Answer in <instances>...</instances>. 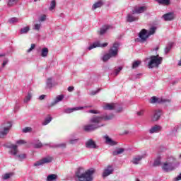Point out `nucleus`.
I'll return each mask as SVG.
<instances>
[{"mask_svg":"<svg viewBox=\"0 0 181 181\" xmlns=\"http://www.w3.org/2000/svg\"><path fill=\"white\" fill-rule=\"evenodd\" d=\"M83 108H87V106L66 108L64 110V112L65 114H71V112H74V111H80V110H83Z\"/></svg>","mask_w":181,"mask_h":181,"instance_id":"2eb2a0df","label":"nucleus"},{"mask_svg":"<svg viewBox=\"0 0 181 181\" xmlns=\"http://www.w3.org/2000/svg\"><path fill=\"white\" fill-rule=\"evenodd\" d=\"M57 180V175L50 174L47 177V181H54Z\"/></svg>","mask_w":181,"mask_h":181,"instance_id":"c756f323","label":"nucleus"},{"mask_svg":"<svg viewBox=\"0 0 181 181\" xmlns=\"http://www.w3.org/2000/svg\"><path fill=\"white\" fill-rule=\"evenodd\" d=\"M53 119V118L50 116L47 117L44 122H42V125H47V124H50V122H52V120Z\"/></svg>","mask_w":181,"mask_h":181,"instance_id":"f704fd0d","label":"nucleus"},{"mask_svg":"<svg viewBox=\"0 0 181 181\" xmlns=\"http://www.w3.org/2000/svg\"><path fill=\"white\" fill-rule=\"evenodd\" d=\"M162 131V127L159 125H155L154 127H152L149 129V133L150 134H156L158 132H160Z\"/></svg>","mask_w":181,"mask_h":181,"instance_id":"412c9836","label":"nucleus"},{"mask_svg":"<svg viewBox=\"0 0 181 181\" xmlns=\"http://www.w3.org/2000/svg\"><path fill=\"white\" fill-rule=\"evenodd\" d=\"M117 112H122V107H119V108L115 109Z\"/></svg>","mask_w":181,"mask_h":181,"instance_id":"e2e57ef3","label":"nucleus"},{"mask_svg":"<svg viewBox=\"0 0 181 181\" xmlns=\"http://www.w3.org/2000/svg\"><path fill=\"white\" fill-rule=\"evenodd\" d=\"M173 47V43L170 42L169 43L167 47L164 49L165 54H168L169 52L172 49V47Z\"/></svg>","mask_w":181,"mask_h":181,"instance_id":"473e14b6","label":"nucleus"},{"mask_svg":"<svg viewBox=\"0 0 181 181\" xmlns=\"http://www.w3.org/2000/svg\"><path fill=\"white\" fill-rule=\"evenodd\" d=\"M32 98V93L28 92V95L25 96V98L24 99V103H29Z\"/></svg>","mask_w":181,"mask_h":181,"instance_id":"4c0bfd02","label":"nucleus"},{"mask_svg":"<svg viewBox=\"0 0 181 181\" xmlns=\"http://www.w3.org/2000/svg\"><path fill=\"white\" fill-rule=\"evenodd\" d=\"M163 18H164V21H165L166 22L173 21L175 19V13L172 12L167 13L163 16Z\"/></svg>","mask_w":181,"mask_h":181,"instance_id":"dca6fc26","label":"nucleus"},{"mask_svg":"<svg viewBox=\"0 0 181 181\" xmlns=\"http://www.w3.org/2000/svg\"><path fill=\"white\" fill-rule=\"evenodd\" d=\"M177 165H179V163H176V159L170 157L168 161L163 163L162 169L164 172H172L176 169Z\"/></svg>","mask_w":181,"mask_h":181,"instance_id":"20e7f679","label":"nucleus"},{"mask_svg":"<svg viewBox=\"0 0 181 181\" xmlns=\"http://www.w3.org/2000/svg\"><path fill=\"white\" fill-rule=\"evenodd\" d=\"M43 146V144H42V142L40 141H37V143L34 144V148H42Z\"/></svg>","mask_w":181,"mask_h":181,"instance_id":"a18cd8bd","label":"nucleus"},{"mask_svg":"<svg viewBox=\"0 0 181 181\" xmlns=\"http://www.w3.org/2000/svg\"><path fill=\"white\" fill-rule=\"evenodd\" d=\"M162 115L161 110H153V115L151 116V120L155 122L156 121H159L160 119V116Z\"/></svg>","mask_w":181,"mask_h":181,"instance_id":"0eeeda50","label":"nucleus"},{"mask_svg":"<svg viewBox=\"0 0 181 181\" xmlns=\"http://www.w3.org/2000/svg\"><path fill=\"white\" fill-rule=\"evenodd\" d=\"M119 47V44L118 42H115L113 44V46L109 49L107 54L103 55L102 57L103 62H108L110 59L112 57H117L118 56V47Z\"/></svg>","mask_w":181,"mask_h":181,"instance_id":"7ed1b4c3","label":"nucleus"},{"mask_svg":"<svg viewBox=\"0 0 181 181\" xmlns=\"http://www.w3.org/2000/svg\"><path fill=\"white\" fill-rule=\"evenodd\" d=\"M32 131V128L31 127H25L24 129H23V132L24 134H26L28 132H30Z\"/></svg>","mask_w":181,"mask_h":181,"instance_id":"8fccbe9b","label":"nucleus"},{"mask_svg":"<svg viewBox=\"0 0 181 181\" xmlns=\"http://www.w3.org/2000/svg\"><path fill=\"white\" fill-rule=\"evenodd\" d=\"M16 144L18 145H24V144H26V141H25V140H18L16 141Z\"/></svg>","mask_w":181,"mask_h":181,"instance_id":"4d7b16f0","label":"nucleus"},{"mask_svg":"<svg viewBox=\"0 0 181 181\" xmlns=\"http://www.w3.org/2000/svg\"><path fill=\"white\" fill-rule=\"evenodd\" d=\"M102 121H111L114 118V114L103 115L101 116Z\"/></svg>","mask_w":181,"mask_h":181,"instance_id":"393cba45","label":"nucleus"},{"mask_svg":"<svg viewBox=\"0 0 181 181\" xmlns=\"http://www.w3.org/2000/svg\"><path fill=\"white\" fill-rule=\"evenodd\" d=\"M34 2H37V1H40V0H33Z\"/></svg>","mask_w":181,"mask_h":181,"instance_id":"774afa93","label":"nucleus"},{"mask_svg":"<svg viewBox=\"0 0 181 181\" xmlns=\"http://www.w3.org/2000/svg\"><path fill=\"white\" fill-rule=\"evenodd\" d=\"M108 29H111V25L103 26L99 31V34L100 35H105V33H107V30H108Z\"/></svg>","mask_w":181,"mask_h":181,"instance_id":"a878e982","label":"nucleus"},{"mask_svg":"<svg viewBox=\"0 0 181 181\" xmlns=\"http://www.w3.org/2000/svg\"><path fill=\"white\" fill-rule=\"evenodd\" d=\"M139 64H141V61H135L132 64V69H136L139 66Z\"/></svg>","mask_w":181,"mask_h":181,"instance_id":"37998d69","label":"nucleus"},{"mask_svg":"<svg viewBox=\"0 0 181 181\" xmlns=\"http://www.w3.org/2000/svg\"><path fill=\"white\" fill-rule=\"evenodd\" d=\"M139 37L141 39V42H146V39L149 37L148 30L145 29L141 30V32L139 33Z\"/></svg>","mask_w":181,"mask_h":181,"instance_id":"ddd939ff","label":"nucleus"},{"mask_svg":"<svg viewBox=\"0 0 181 181\" xmlns=\"http://www.w3.org/2000/svg\"><path fill=\"white\" fill-rule=\"evenodd\" d=\"M53 87V78H48L46 81V88H52Z\"/></svg>","mask_w":181,"mask_h":181,"instance_id":"c85d7f7f","label":"nucleus"},{"mask_svg":"<svg viewBox=\"0 0 181 181\" xmlns=\"http://www.w3.org/2000/svg\"><path fill=\"white\" fill-rule=\"evenodd\" d=\"M107 46H108V44L107 42L100 45V42L97 41L95 42H93V45H91L90 46H89L88 49L89 50H92V49H95V47H107Z\"/></svg>","mask_w":181,"mask_h":181,"instance_id":"4468645a","label":"nucleus"},{"mask_svg":"<svg viewBox=\"0 0 181 181\" xmlns=\"http://www.w3.org/2000/svg\"><path fill=\"white\" fill-rule=\"evenodd\" d=\"M95 173V170L90 168L84 171V168H79L77 169L75 175L78 181H93V175Z\"/></svg>","mask_w":181,"mask_h":181,"instance_id":"f257e3e1","label":"nucleus"},{"mask_svg":"<svg viewBox=\"0 0 181 181\" xmlns=\"http://www.w3.org/2000/svg\"><path fill=\"white\" fill-rule=\"evenodd\" d=\"M5 54H0V57H4Z\"/></svg>","mask_w":181,"mask_h":181,"instance_id":"69168bd1","label":"nucleus"},{"mask_svg":"<svg viewBox=\"0 0 181 181\" xmlns=\"http://www.w3.org/2000/svg\"><path fill=\"white\" fill-rule=\"evenodd\" d=\"M148 8L146 6H140L139 8H135L134 10H132L133 15H135V13H144L145 11H146Z\"/></svg>","mask_w":181,"mask_h":181,"instance_id":"a211bd4d","label":"nucleus"},{"mask_svg":"<svg viewBox=\"0 0 181 181\" xmlns=\"http://www.w3.org/2000/svg\"><path fill=\"white\" fill-rule=\"evenodd\" d=\"M8 59H6L4 62H3V64H2V67H5V66H6V64H8Z\"/></svg>","mask_w":181,"mask_h":181,"instance_id":"bf43d9fd","label":"nucleus"},{"mask_svg":"<svg viewBox=\"0 0 181 181\" xmlns=\"http://www.w3.org/2000/svg\"><path fill=\"white\" fill-rule=\"evenodd\" d=\"M160 157H158L153 163V166H160Z\"/></svg>","mask_w":181,"mask_h":181,"instance_id":"ea45409f","label":"nucleus"},{"mask_svg":"<svg viewBox=\"0 0 181 181\" xmlns=\"http://www.w3.org/2000/svg\"><path fill=\"white\" fill-rule=\"evenodd\" d=\"M63 98H64V95H57L54 101L51 103L49 107H54V105H56V104H58L59 103H60V101H63Z\"/></svg>","mask_w":181,"mask_h":181,"instance_id":"6ab92c4d","label":"nucleus"},{"mask_svg":"<svg viewBox=\"0 0 181 181\" xmlns=\"http://www.w3.org/2000/svg\"><path fill=\"white\" fill-rule=\"evenodd\" d=\"M104 139H105V144L107 145H110V146H115V145H117V142L112 140L108 135H106L104 136Z\"/></svg>","mask_w":181,"mask_h":181,"instance_id":"f3484780","label":"nucleus"},{"mask_svg":"<svg viewBox=\"0 0 181 181\" xmlns=\"http://www.w3.org/2000/svg\"><path fill=\"white\" fill-rule=\"evenodd\" d=\"M155 32H156V27L151 28L149 31L148 32V36H151V35L155 34Z\"/></svg>","mask_w":181,"mask_h":181,"instance_id":"a19ab883","label":"nucleus"},{"mask_svg":"<svg viewBox=\"0 0 181 181\" xmlns=\"http://www.w3.org/2000/svg\"><path fill=\"white\" fill-rule=\"evenodd\" d=\"M66 143H61L58 144H54L53 146H51V148H62V149L66 148Z\"/></svg>","mask_w":181,"mask_h":181,"instance_id":"72a5a7b5","label":"nucleus"},{"mask_svg":"<svg viewBox=\"0 0 181 181\" xmlns=\"http://www.w3.org/2000/svg\"><path fill=\"white\" fill-rule=\"evenodd\" d=\"M46 21V15L43 14L39 18V21L40 22H45Z\"/></svg>","mask_w":181,"mask_h":181,"instance_id":"5fc2aeb1","label":"nucleus"},{"mask_svg":"<svg viewBox=\"0 0 181 181\" xmlns=\"http://www.w3.org/2000/svg\"><path fill=\"white\" fill-rule=\"evenodd\" d=\"M8 148H9V149H11V151H10L11 155H13L14 156H16V155L18 154V146L11 144V145L8 146Z\"/></svg>","mask_w":181,"mask_h":181,"instance_id":"aec40b11","label":"nucleus"},{"mask_svg":"<svg viewBox=\"0 0 181 181\" xmlns=\"http://www.w3.org/2000/svg\"><path fill=\"white\" fill-rule=\"evenodd\" d=\"M150 104H155L158 103V104H160L162 103H170V100L169 99H160L155 96L151 97L149 101Z\"/></svg>","mask_w":181,"mask_h":181,"instance_id":"9d476101","label":"nucleus"},{"mask_svg":"<svg viewBox=\"0 0 181 181\" xmlns=\"http://www.w3.org/2000/svg\"><path fill=\"white\" fill-rule=\"evenodd\" d=\"M113 172H114V168L112 167V165H109L104 170L102 176L103 177H107V176H110V175H112Z\"/></svg>","mask_w":181,"mask_h":181,"instance_id":"f8f14e48","label":"nucleus"},{"mask_svg":"<svg viewBox=\"0 0 181 181\" xmlns=\"http://www.w3.org/2000/svg\"><path fill=\"white\" fill-rule=\"evenodd\" d=\"M56 8V0H52L50 3V6L49 8V11H53Z\"/></svg>","mask_w":181,"mask_h":181,"instance_id":"58836bf2","label":"nucleus"},{"mask_svg":"<svg viewBox=\"0 0 181 181\" xmlns=\"http://www.w3.org/2000/svg\"><path fill=\"white\" fill-rule=\"evenodd\" d=\"M175 181L181 180V173L177 177L175 178Z\"/></svg>","mask_w":181,"mask_h":181,"instance_id":"0e129e2a","label":"nucleus"},{"mask_svg":"<svg viewBox=\"0 0 181 181\" xmlns=\"http://www.w3.org/2000/svg\"><path fill=\"white\" fill-rule=\"evenodd\" d=\"M9 23H16L17 22H19V18L16 17L11 18L8 20Z\"/></svg>","mask_w":181,"mask_h":181,"instance_id":"79ce46f5","label":"nucleus"},{"mask_svg":"<svg viewBox=\"0 0 181 181\" xmlns=\"http://www.w3.org/2000/svg\"><path fill=\"white\" fill-rule=\"evenodd\" d=\"M127 21L129 23L131 22H135L136 21H138V17L134 16V13H129L127 16Z\"/></svg>","mask_w":181,"mask_h":181,"instance_id":"5701e85b","label":"nucleus"},{"mask_svg":"<svg viewBox=\"0 0 181 181\" xmlns=\"http://www.w3.org/2000/svg\"><path fill=\"white\" fill-rule=\"evenodd\" d=\"M145 156H146V155L136 156L135 158H133L132 162V163H134V165H139V162H141V160H142V159H144Z\"/></svg>","mask_w":181,"mask_h":181,"instance_id":"4be33fe9","label":"nucleus"},{"mask_svg":"<svg viewBox=\"0 0 181 181\" xmlns=\"http://www.w3.org/2000/svg\"><path fill=\"white\" fill-rule=\"evenodd\" d=\"M159 4H161L162 5H170V0H156Z\"/></svg>","mask_w":181,"mask_h":181,"instance_id":"c9c22d12","label":"nucleus"},{"mask_svg":"<svg viewBox=\"0 0 181 181\" xmlns=\"http://www.w3.org/2000/svg\"><path fill=\"white\" fill-rule=\"evenodd\" d=\"M29 30H30L29 26L24 27L20 30V35H26Z\"/></svg>","mask_w":181,"mask_h":181,"instance_id":"2f4dec72","label":"nucleus"},{"mask_svg":"<svg viewBox=\"0 0 181 181\" xmlns=\"http://www.w3.org/2000/svg\"><path fill=\"white\" fill-rule=\"evenodd\" d=\"M105 125V124H86L83 126V131H85V132H93V131H95V129H98Z\"/></svg>","mask_w":181,"mask_h":181,"instance_id":"423d86ee","label":"nucleus"},{"mask_svg":"<svg viewBox=\"0 0 181 181\" xmlns=\"http://www.w3.org/2000/svg\"><path fill=\"white\" fill-rule=\"evenodd\" d=\"M100 91H101V88H98L96 90H92L90 93V95H95V94H98V93H100Z\"/></svg>","mask_w":181,"mask_h":181,"instance_id":"de8ad7c7","label":"nucleus"},{"mask_svg":"<svg viewBox=\"0 0 181 181\" xmlns=\"http://www.w3.org/2000/svg\"><path fill=\"white\" fill-rule=\"evenodd\" d=\"M35 47H36V45H35V44H31V47H30V48H29V49L27 50V53H30V52H32V50H33V49H35Z\"/></svg>","mask_w":181,"mask_h":181,"instance_id":"864d4df0","label":"nucleus"},{"mask_svg":"<svg viewBox=\"0 0 181 181\" xmlns=\"http://www.w3.org/2000/svg\"><path fill=\"white\" fill-rule=\"evenodd\" d=\"M125 152V149L120 148H117L116 151L112 152L113 156H117V155H121V153H124Z\"/></svg>","mask_w":181,"mask_h":181,"instance_id":"cd10ccee","label":"nucleus"},{"mask_svg":"<svg viewBox=\"0 0 181 181\" xmlns=\"http://www.w3.org/2000/svg\"><path fill=\"white\" fill-rule=\"evenodd\" d=\"M12 176V173H6L3 176V179L4 180H6L8 179H9V177H11Z\"/></svg>","mask_w":181,"mask_h":181,"instance_id":"3c124183","label":"nucleus"},{"mask_svg":"<svg viewBox=\"0 0 181 181\" xmlns=\"http://www.w3.org/2000/svg\"><path fill=\"white\" fill-rule=\"evenodd\" d=\"M42 25L41 24H35L34 25V30H40Z\"/></svg>","mask_w":181,"mask_h":181,"instance_id":"6e6d98bb","label":"nucleus"},{"mask_svg":"<svg viewBox=\"0 0 181 181\" xmlns=\"http://www.w3.org/2000/svg\"><path fill=\"white\" fill-rule=\"evenodd\" d=\"M12 128V122H4L0 128V138H5Z\"/></svg>","mask_w":181,"mask_h":181,"instance_id":"39448f33","label":"nucleus"},{"mask_svg":"<svg viewBox=\"0 0 181 181\" xmlns=\"http://www.w3.org/2000/svg\"><path fill=\"white\" fill-rule=\"evenodd\" d=\"M146 62H148L147 66L148 69H158L162 64L163 58L160 57L159 54L152 55L146 58Z\"/></svg>","mask_w":181,"mask_h":181,"instance_id":"f03ea898","label":"nucleus"},{"mask_svg":"<svg viewBox=\"0 0 181 181\" xmlns=\"http://www.w3.org/2000/svg\"><path fill=\"white\" fill-rule=\"evenodd\" d=\"M88 112H89V114H100V112L98 110H88Z\"/></svg>","mask_w":181,"mask_h":181,"instance_id":"13d9d810","label":"nucleus"},{"mask_svg":"<svg viewBox=\"0 0 181 181\" xmlns=\"http://www.w3.org/2000/svg\"><path fill=\"white\" fill-rule=\"evenodd\" d=\"M139 76H141V74H139L136 75V78H138V77H139Z\"/></svg>","mask_w":181,"mask_h":181,"instance_id":"338daca9","label":"nucleus"},{"mask_svg":"<svg viewBox=\"0 0 181 181\" xmlns=\"http://www.w3.org/2000/svg\"><path fill=\"white\" fill-rule=\"evenodd\" d=\"M18 160H23V159H26V155L25 154H21L18 156Z\"/></svg>","mask_w":181,"mask_h":181,"instance_id":"09e8293b","label":"nucleus"},{"mask_svg":"<svg viewBox=\"0 0 181 181\" xmlns=\"http://www.w3.org/2000/svg\"><path fill=\"white\" fill-rule=\"evenodd\" d=\"M121 70H122V66H119L118 69H115V76H118Z\"/></svg>","mask_w":181,"mask_h":181,"instance_id":"49530a36","label":"nucleus"},{"mask_svg":"<svg viewBox=\"0 0 181 181\" xmlns=\"http://www.w3.org/2000/svg\"><path fill=\"white\" fill-rule=\"evenodd\" d=\"M103 121V117L101 116H93L90 120L89 122L93 125H103V124H100Z\"/></svg>","mask_w":181,"mask_h":181,"instance_id":"6e6552de","label":"nucleus"},{"mask_svg":"<svg viewBox=\"0 0 181 181\" xmlns=\"http://www.w3.org/2000/svg\"><path fill=\"white\" fill-rule=\"evenodd\" d=\"M145 114V110H141L140 111L137 112L138 117H143Z\"/></svg>","mask_w":181,"mask_h":181,"instance_id":"603ef678","label":"nucleus"},{"mask_svg":"<svg viewBox=\"0 0 181 181\" xmlns=\"http://www.w3.org/2000/svg\"><path fill=\"white\" fill-rule=\"evenodd\" d=\"M78 141H80V139H71L69 140V144L71 145H74V144H77V142H78Z\"/></svg>","mask_w":181,"mask_h":181,"instance_id":"c03bdc74","label":"nucleus"},{"mask_svg":"<svg viewBox=\"0 0 181 181\" xmlns=\"http://www.w3.org/2000/svg\"><path fill=\"white\" fill-rule=\"evenodd\" d=\"M19 2V0H8L7 5L8 6H13V5H16Z\"/></svg>","mask_w":181,"mask_h":181,"instance_id":"e433bc0d","label":"nucleus"},{"mask_svg":"<svg viewBox=\"0 0 181 181\" xmlns=\"http://www.w3.org/2000/svg\"><path fill=\"white\" fill-rule=\"evenodd\" d=\"M47 54H49V49L44 47L41 50V57H47Z\"/></svg>","mask_w":181,"mask_h":181,"instance_id":"7c9ffc66","label":"nucleus"},{"mask_svg":"<svg viewBox=\"0 0 181 181\" xmlns=\"http://www.w3.org/2000/svg\"><path fill=\"white\" fill-rule=\"evenodd\" d=\"M46 98V95H41L39 97V100H45V98Z\"/></svg>","mask_w":181,"mask_h":181,"instance_id":"680f3d73","label":"nucleus"},{"mask_svg":"<svg viewBox=\"0 0 181 181\" xmlns=\"http://www.w3.org/2000/svg\"><path fill=\"white\" fill-rule=\"evenodd\" d=\"M86 148H88L89 149H98V146L95 144L93 139H90L85 143Z\"/></svg>","mask_w":181,"mask_h":181,"instance_id":"9b49d317","label":"nucleus"},{"mask_svg":"<svg viewBox=\"0 0 181 181\" xmlns=\"http://www.w3.org/2000/svg\"><path fill=\"white\" fill-rule=\"evenodd\" d=\"M103 5H104V2L103 1H99L93 5L92 9L93 11H95L98 8H101Z\"/></svg>","mask_w":181,"mask_h":181,"instance_id":"bb28decb","label":"nucleus"},{"mask_svg":"<svg viewBox=\"0 0 181 181\" xmlns=\"http://www.w3.org/2000/svg\"><path fill=\"white\" fill-rule=\"evenodd\" d=\"M52 160H53V158L51 157L44 158L34 163L33 166H42V165H45V163H50Z\"/></svg>","mask_w":181,"mask_h":181,"instance_id":"1a4fd4ad","label":"nucleus"},{"mask_svg":"<svg viewBox=\"0 0 181 181\" xmlns=\"http://www.w3.org/2000/svg\"><path fill=\"white\" fill-rule=\"evenodd\" d=\"M103 109L104 110H117V104H115V103H113V104L107 103L105 106H103Z\"/></svg>","mask_w":181,"mask_h":181,"instance_id":"b1692460","label":"nucleus"},{"mask_svg":"<svg viewBox=\"0 0 181 181\" xmlns=\"http://www.w3.org/2000/svg\"><path fill=\"white\" fill-rule=\"evenodd\" d=\"M68 91H69V93H71V91H74V88L73 86L68 87Z\"/></svg>","mask_w":181,"mask_h":181,"instance_id":"052dcab7","label":"nucleus"}]
</instances>
